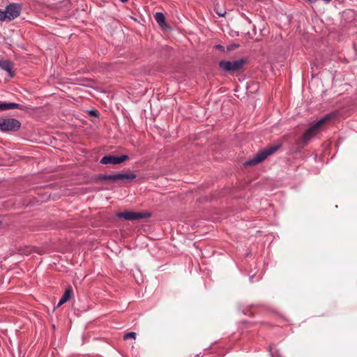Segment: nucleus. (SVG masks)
<instances>
[{"mask_svg":"<svg viewBox=\"0 0 357 357\" xmlns=\"http://www.w3.org/2000/svg\"><path fill=\"white\" fill-rule=\"evenodd\" d=\"M334 116L335 114L333 113L328 114H326L323 118H321L319 121L312 123L303 134V142L305 144H307L309 142V140H310L312 137H314L318 134L321 126L324 125L326 122L330 121Z\"/></svg>","mask_w":357,"mask_h":357,"instance_id":"1","label":"nucleus"},{"mask_svg":"<svg viewBox=\"0 0 357 357\" xmlns=\"http://www.w3.org/2000/svg\"><path fill=\"white\" fill-rule=\"evenodd\" d=\"M281 147V144L268 146L264 150L258 152L252 159L244 162V166H252L264 161L268 156L273 154Z\"/></svg>","mask_w":357,"mask_h":357,"instance_id":"2","label":"nucleus"},{"mask_svg":"<svg viewBox=\"0 0 357 357\" xmlns=\"http://www.w3.org/2000/svg\"><path fill=\"white\" fill-rule=\"evenodd\" d=\"M246 63V59H240L234 61L223 60L219 62V67L225 72L234 74L241 70Z\"/></svg>","mask_w":357,"mask_h":357,"instance_id":"3","label":"nucleus"},{"mask_svg":"<svg viewBox=\"0 0 357 357\" xmlns=\"http://www.w3.org/2000/svg\"><path fill=\"white\" fill-rule=\"evenodd\" d=\"M21 127V123L15 119L1 118L0 130L2 132L17 131Z\"/></svg>","mask_w":357,"mask_h":357,"instance_id":"4","label":"nucleus"},{"mask_svg":"<svg viewBox=\"0 0 357 357\" xmlns=\"http://www.w3.org/2000/svg\"><path fill=\"white\" fill-rule=\"evenodd\" d=\"M116 217L120 218H123L126 220H136L140 219H145L151 217V214L149 213L146 212H135V211H126L123 212H119L116 213Z\"/></svg>","mask_w":357,"mask_h":357,"instance_id":"5","label":"nucleus"},{"mask_svg":"<svg viewBox=\"0 0 357 357\" xmlns=\"http://www.w3.org/2000/svg\"><path fill=\"white\" fill-rule=\"evenodd\" d=\"M128 159V156L127 155H121L119 156L109 155L102 157L100 162L103 165H117L127 160Z\"/></svg>","mask_w":357,"mask_h":357,"instance_id":"6","label":"nucleus"},{"mask_svg":"<svg viewBox=\"0 0 357 357\" xmlns=\"http://www.w3.org/2000/svg\"><path fill=\"white\" fill-rule=\"evenodd\" d=\"M22 6L18 3H10L6 6V10L8 17V21L13 20L20 15Z\"/></svg>","mask_w":357,"mask_h":357,"instance_id":"7","label":"nucleus"},{"mask_svg":"<svg viewBox=\"0 0 357 357\" xmlns=\"http://www.w3.org/2000/svg\"><path fill=\"white\" fill-rule=\"evenodd\" d=\"M13 109H19L20 110L27 111L29 108L26 106L15 102H0V111H5Z\"/></svg>","mask_w":357,"mask_h":357,"instance_id":"8","label":"nucleus"},{"mask_svg":"<svg viewBox=\"0 0 357 357\" xmlns=\"http://www.w3.org/2000/svg\"><path fill=\"white\" fill-rule=\"evenodd\" d=\"M0 68L6 71L8 73L9 77H13L14 76V73L13 71V64L10 61L0 60Z\"/></svg>","mask_w":357,"mask_h":357,"instance_id":"9","label":"nucleus"},{"mask_svg":"<svg viewBox=\"0 0 357 357\" xmlns=\"http://www.w3.org/2000/svg\"><path fill=\"white\" fill-rule=\"evenodd\" d=\"M115 181L121 180L132 181L136 178V174L132 172L130 173H118L114 174Z\"/></svg>","mask_w":357,"mask_h":357,"instance_id":"10","label":"nucleus"},{"mask_svg":"<svg viewBox=\"0 0 357 357\" xmlns=\"http://www.w3.org/2000/svg\"><path fill=\"white\" fill-rule=\"evenodd\" d=\"M155 20L161 26L165 24V17L163 13L160 12H158L155 14Z\"/></svg>","mask_w":357,"mask_h":357,"instance_id":"11","label":"nucleus"},{"mask_svg":"<svg viewBox=\"0 0 357 357\" xmlns=\"http://www.w3.org/2000/svg\"><path fill=\"white\" fill-rule=\"evenodd\" d=\"M97 179L100 181H115L114 174L107 175V174H99L97 176Z\"/></svg>","mask_w":357,"mask_h":357,"instance_id":"12","label":"nucleus"},{"mask_svg":"<svg viewBox=\"0 0 357 357\" xmlns=\"http://www.w3.org/2000/svg\"><path fill=\"white\" fill-rule=\"evenodd\" d=\"M72 294L73 289L70 287H69L66 289L64 294L62 296V298L65 299L66 301H68L70 298Z\"/></svg>","mask_w":357,"mask_h":357,"instance_id":"13","label":"nucleus"},{"mask_svg":"<svg viewBox=\"0 0 357 357\" xmlns=\"http://www.w3.org/2000/svg\"><path fill=\"white\" fill-rule=\"evenodd\" d=\"M0 20L1 21H8V17L7 15L6 10H0Z\"/></svg>","mask_w":357,"mask_h":357,"instance_id":"14","label":"nucleus"},{"mask_svg":"<svg viewBox=\"0 0 357 357\" xmlns=\"http://www.w3.org/2000/svg\"><path fill=\"white\" fill-rule=\"evenodd\" d=\"M124 340H128L129 338L135 339L136 338V333L135 332H130L124 335L123 337Z\"/></svg>","mask_w":357,"mask_h":357,"instance_id":"15","label":"nucleus"},{"mask_svg":"<svg viewBox=\"0 0 357 357\" xmlns=\"http://www.w3.org/2000/svg\"><path fill=\"white\" fill-rule=\"evenodd\" d=\"M89 114L96 117H98L99 115V112L97 110H91L89 112Z\"/></svg>","mask_w":357,"mask_h":357,"instance_id":"16","label":"nucleus"},{"mask_svg":"<svg viewBox=\"0 0 357 357\" xmlns=\"http://www.w3.org/2000/svg\"><path fill=\"white\" fill-rule=\"evenodd\" d=\"M66 302H67V301L61 297L58 303V305H61L65 303Z\"/></svg>","mask_w":357,"mask_h":357,"instance_id":"17","label":"nucleus"},{"mask_svg":"<svg viewBox=\"0 0 357 357\" xmlns=\"http://www.w3.org/2000/svg\"><path fill=\"white\" fill-rule=\"evenodd\" d=\"M215 47H216L217 49L220 50V51H224V49H225V48H224V47H223V46H222V45H216V46H215Z\"/></svg>","mask_w":357,"mask_h":357,"instance_id":"18","label":"nucleus"},{"mask_svg":"<svg viewBox=\"0 0 357 357\" xmlns=\"http://www.w3.org/2000/svg\"><path fill=\"white\" fill-rule=\"evenodd\" d=\"M326 3H329L331 0H324Z\"/></svg>","mask_w":357,"mask_h":357,"instance_id":"19","label":"nucleus"},{"mask_svg":"<svg viewBox=\"0 0 357 357\" xmlns=\"http://www.w3.org/2000/svg\"><path fill=\"white\" fill-rule=\"evenodd\" d=\"M218 15H220V16H224V14L219 13H218Z\"/></svg>","mask_w":357,"mask_h":357,"instance_id":"20","label":"nucleus"},{"mask_svg":"<svg viewBox=\"0 0 357 357\" xmlns=\"http://www.w3.org/2000/svg\"><path fill=\"white\" fill-rule=\"evenodd\" d=\"M122 2L125 3L127 2L128 0H121Z\"/></svg>","mask_w":357,"mask_h":357,"instance_id":"21","label":"nucleus"}]
</instances>
